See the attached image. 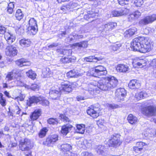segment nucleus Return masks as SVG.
Here are the masks:
<instances>
[{
    "mask_svg": "<svg viewBox=\"0 0 156 156\" xmlns=\"http://www.w3.org/2000/svg\"><path fill=\"white\" fill-rule=\"evenodd\" d=\"M118 81L113 76L107 77L105 80L98 82L93 81L88 84L82 85L83 90H85L84 93L88 95L96 94L100 92V90H109L115 87Z\"/></svg>",
    "mask_w": 156,
    "mask_h": 156,
    "instance_id": "nucleus-1",
    "label": "nucleus"
},
{
    "mask_svg": "<svg viewBox=\"0 0 156 156\" xmlns=\"http://www.w3.org/2000/svg\"><path fill=\"white\" fill-rule=\"evenodd\" d=\"M107 73L105 67L102 66H98L90 69L87 72V75L88 76L99 77L105 75Z\"/></svg>",
    "mask_w": 156,
    "mask_h": 156,
    "instance_id": "nucleus-2",
    "label": "nucleus"
},
{
    "mask_svg": "<svg viewBox=\"0 0 156 156\" xmlns=\"http://www.w3.org/2000/svg\"><path fill=\"white\" fill-rule=\"evenodd\" d=\"M144 40L141 45L140 52L145 53L150 51L152 48V45L150 43V41L147 37H144Z\"/></svg>",
    "mask_w": 156,
    "mask_h": 156,
    "instance_id": "nucleus-3",
    "label": "nucleus"
},
{
    "mask_svg": "<svg viewBox=\"0 0 156 156\" xmlns=\"http://www.w3.org/2000/svg\"><path fill=\"white\" fill-rule=\"evenodd\" d=\"M144 37H140L133 39L131 43V47L133 51L140 52L142 41L144 40Z\"/></svg>",
    "mask_w": 156,
    "mask_h": 156,
    "instance_id": "nucleus-4",
    "label": "nucleus"
},
{
    "mask_svg": "<svg viewBox=\"0 0 156 156\" xmlns=\"http://www.w3.org/2000/svg\"><path fill=\"white\" fill-rule=\"evenodd\" d=\"M29 26L28 27V33L33 35L36 34L37 31V22L33 18H31L29 21Z\"/></svg>",
    "mask_w": 156,
    "mask_h": 156,
    "instance_id": "nucleus-5",
    "label": "nucleus"
},
{
    "mask_svg": "<svg viewBox=\"0 0 156 156\" xmlns=\"http://www.w3.org/2000/svg\"><path fill=\"white\" fill-rule=\"evenodd\" d=\"M33 147V145L29 140L25 139L24 140H21L20 142L19 147L22 151H29Z\"/></svg>",
    "mask_w": 156,
    "mask_h": 156,
    "instance_id": "nucleus-6",
    "label": "nucleus"
},
{
    "mask_svg": "<svg viewBox=\"0 0 156 156\" xmlns=\"http://www.w3.org/2000/svg\"><path fill=\"white\" fill-rule=\"evenodd\" d=\"M20 74L19 73H16L13 71L9 72L8 73L7 75L5 77V80L8 81H11L13 80L14 78L16 79L17 80L16 81V83L18 86H22L23 85L22 83L20 81V80L18 79V77H19Z\"/></svg>",
    "mask_w": 156,
    "mask_h": 156,
    "instance_id": "nucleus-7",
    "label": "nucleus"
},
{
    "mask_svg": "<svg viewBox=\"0 0 156 156\" xmlns=\"http://www.w3.org/2000/svg\"><path fill=\"white\" fill-rule=\"evenodd\" d=\"M143 113L145 115L151 116L156 115V106H149L144 108Z\"/></svg>",
    "mask_w": 156,
    "mask_h": 156,
    "instance_id": "nucleus-8",
    "label": "nucleus"
},
{
    "mask_svg": "<svg viewBox=\"0 0 156 156\" xmlns=\"http://www.w3.org/2000/svg\"><path fill=\"white\" fill-rule=\"evenodd\" d=\"M58 136L56 134L51 135L48 136L46 141L43 142V144L48 146H52L58 140Z\"/></svg>",
    "mask_w": 156,
    "mask_h": 156,
    "instance_id": "nucleus-9",
    "label": "nucleus"
},
{
    "mask_svg": "<svg viewBox=\"0 0 156 156\" xmlns=\"http://www.w3.org/2000/svg\"><path fill=\"white\" fill-rule=\"evenodd\" d=\"M156 20V14H153L151 16H147L139 22V24L141 25H146L152 23Z\"/></svg>",
    "mask_w": 156,
    "mask_h": 156,
    "instance_id": "nucleus-10",
    "label": "nucleus"
},
{
    "mask_svg": "<svg viewBox=\"0 0 156 156\" xmlns=\"http://www.w3.org/2000/svg\"><path fill=\"white\" fill-rule=\"evenodd\" d=\"M99 108L94 106H91L88 108L87 113L94 118H96L99 116Z\"/></svg>",
    "mask_w": 156,
    "mask_h": 156,
    "instance_id": "nucleus-11",
    "label": "nucleus"
},
{
    "mask_svg": "<svg viewBox=\"0 0 156 156\" xmlns=\"http://www.w3.org/2000/svg\"><path fill=\"white\" fill-rule=\"evenodd\" d=\"M61 87H59V90L61 92H66L68 93L71 91L70 87V83L67 81H64L61 83Z\"/></svg>",
    "mask_w": 156,
    "mask_h": 156,
    "instance_id": "nucleus-12",
    "label": "nucleus"
},
{
    "mask_svg": "<svg viewBox=\"0 0 156 156\" xmlns=\"http://www.w3.org/2000/svg\"><path fill=\"white\" fill-rule=\"evenodd\" d=\"M126 94V90L124 88L117 89L115 92V95L118 100L123 101Z\"/></svg>",
    "mask_w": 156,
    "mask_h": 156,
    "instance_id": "nucleus-13",
    "label": "nucleus"
},
{
    "mask_svg": "<svg viewBox=\"0 0 156 156\" xmlns=\"http://www.w3.org/2000/svg\"><path fill=\"white\" fill-rule=\"evenodd\" d=\"M129 10L126 8H124L119 10H114L112 12V15L113 16L118 17L129 13Z\"/></svg>",
    "mask_w": 156,
    "mask_h": 156,
    "instance_id": "nucleus-14",
    "label": "nucleus"
},
{
    "mask_svg": "<svg viewBox=\"0 0 156 156\" xmlns=\"http://www.w3.org/2000/svg\"><path fill=\"white\" fill-rule=\"evenodd\" d=\"M17 51L16 48L12 45L7 46L5 49V53L8 56H15L17 55Z\"/></svg>",
    "mask_w": 156,
    "mask_h": 156,
    "instance_id": "nucleus-15",
    "label": "nucleus"
},
{
    "mask_svg": "<svg viewBox=\"0 0 156 156\" xmlns=\"http://www.w3.org/2000/svg\"><path fill=\"white\" fill-rule=\"evenodd\" d=\"M120 135L118 134H114L112 135L109 140L110 144L112 145L115 146L120 143Z\"/></svg>",
    "mask_w": 156,
    "mask_h": 156,
    "instance_id": "nucleus-16",
    "label": "nucleus"
},
{
    "mask_svg": "<svg viewBox=\"0 0 156 156\" xmlns=\"http://www.w3.org/2000/svg\"><path fill=\"white\" fill-rule=\"evenodd\" d=\"M41 96H33L30 97L29 98V101H27V104L29 106H30L33 103L38 104H39L41 99Z\"/></svg>",
    "mask_w": 156,
    "mask_h": 156,
    "instance_id": "nucleus-17",
    "label": "nucleus"
},
{
    "mask_svg": "<svg viewBox=\"0 0 156 156\" xmlns=\"http://www.w3.org/2000/svg\"><path fill=\"white\" fill-rule=\"evenodd\" d=\"M117 26V23L115 22H110L102 25V28L104 31L108 32L111 31L114 27Z\"/></svg>",
    "mask_w": 156,
    "mask_h": 156,
    "instance_id": "nucleus-18",
    "label": "nucleus"
},
{
    "mask_svg": "<svg viewBox=\"0 0 156 156\" xmlns=\"http://www.w3.org/2000/svg\"><path fill=\"white\" fill-rule=\"evenodd\" d=\"M4 37L7 43L9 44L14 42L16 39L15 36L9 32L5 33L4 35Z\"/></svg>",
    "mask_w": 156,
    "mask_h": 156,
    "instance_id": "nucleus-19",
    "label": "nucleus"
},
{
    "mask_svg": "<svg viewBox=\"0 0 156 156\" xmlns=\"http://www.w3.org/2000/svg\"><path fill=\"white\" fill-rule=\"evenodd\" d=\"M141 86L139 81L136 80L134 79L131 80L128 84L129 88L132 89H136L140 87Z\"/></svg>",
    "mask_w": 156,
    "mask_h": 156,
    "instance_id": "nucleus-20",
    "label": "nucleus"
},
{
    "mask_svg": "<svg viewBox=\"0 0 156 156\" xmlns=\"http://www.w3.org/2000/svg\"><path fill=\"white\" fill-rule=\"evenodd\" d=\"M16 63L18 66L20 67L29 66L30 65V63L29 61L24 58H21L16 61Z\"/></svg>",
    "mask_w": 156,
    "mask_h": 156,
    "instance_id": "nucleus-21",
    "label": "nucleus"
},
{
    "mask_svg": "<svg viewBox=\"0 0 156 156\" xmlns=\"http://www.w3.org/2000/svg\"><path fill=\"white\" fill-rule=\"evenodd\" d=\"M73 126L71 125L67 124L62 127L61 133L63 135L66 136L71 130Z\"/></svg>",
    "mask_w": 156,
    "mask_h": 156,
    "instance_id": "nucleus-22",
    "label": "nucleus"
},
{
    "mask_svg": "<svg viewBox=\"0 0 156 156\" xmlns=\"http://www.w3.org/2000/svg\"><path fill=\"white\" fill-rule=\"evenodd\" d=\"M81 76L79 71L77 69H73L70 70L67 73V76L69 78H76Z\"/></svg>",
    "mask_w": 156,
    "mask_h": 156,
    "instance_id": "nucleus-23",
    "label": "nucleus"
},
{
    "mask_svg": "<svg viewBox=\"0 0 156 156\" xmlns=\"http://www.w3.org/2000/svg\"><path fill=\"white\" fill-rule=\"evenodd\" d=\"M62 92L60 90L59 91L56 90H50L49 91L50 97L53 99H56L59 97Z\"/></svg>",
    "mask_w": 156,
    "mask_h": 156,
    "instance_id": "nucleus-24",
    "label": "nucleus"
},
{
    "mask_svg": "<svg viewBox=\"0 0 156 156\" xmlns=\"http://www.w3.org/2000/svg\"><path fill=\"white\" fill-rule=\"evenodd\" d=\"M102 58L101 57H96L94 56H90L85 57L84 58V60L87 62H96L98 61L102 60Z\"/></svg>",
    "mask_w": 156,
    "mask_h": 156,
    "instance_id": "nucleus-25",
    "label": "nucleus"
},
{
    "mask_svg": "<svg viewBox=\"0 0 156 156\" xmlns=\"http://www.w3.org/2000/svg\"><path fill=\"white\" fill-rule=\"evenodd\" d=\"M137 31V29L135 27H132L131 28L126 30L124 33V36L128 37L132 36L135 34L136 32Z\"/></svg>",
    "mask_w": 156,
    "mask_h": 156,
    "instance_id": "nucleus-26",
    "label": "nucleus"
},
{
    "mask_svg": "<svg viewBox=\"0 0 156 156\" xmlns=\"http://www.w3.org/2000/svg\"><path fill=\"white\" fill-rule=\"evenodd\" d=\"M31 41L29 39L23 38L20 41L19 43L21 46L23 47H28L31 44Z\"/></svg>",
    "mask_w": 156,
    "mask_h": 156,
    "instance_id": "nucleus-27",
    "label": "nucleus"
},
{
    "mask_svg": "<svg viewBox=\"0 0 156 156\" xmlns=\"http://www.w3.org/2000/svg\"><path fill=\"white\" fill-rule=\"evenodd\" d=\"M116 70L120 72H125L128 71V66L123 64L119 65L116 68Z\"/></svg>",
    "mask_w": 156,
    "mask_h": 156,
    "instance_id": "nucleus-28",
    "label": "nucleus"
},
{
    "mask_svg": "<svg viewBox=\"0 0 156 156\" xmlns=\"http://www.w3.org/2000/svg\"><path fill=\"white\" fill-rule=\"evenodd\" d=\"M147 96V94L145 91H141L140 92H137L136 94L135 98L137 100H140L143 99Z\"/></svg>",
    "mask_w": 156,
    "mask_h": 156,
    "instance_id": "nucleus-29",
    "label": "nucleus"
},
{
    "mask_svg": "<svg viewBox=\"0 0 156 156\" xmlns=\"http://www.w3.org/2000/svg\"><path fill=\"white\" fill-rule=\"evenodd\" d=\"M136 64L140 67H143L145 66L147 62V60L145 58H138L137 59Z\"/></svg>",
    "mask_w": 156,
    "mask_h": 156,
    "instance_id": "nucleus-30",
    "label": "nucleus"
},
{
    "mask_svg": "<svg viewBox=\"0 0 156 156\" xmlns=\"http://www.w3.org/2000/svg\"><path fill=\"white\" fill-rule=\"evenodd\" d=\"M76 132L77 133L83 134L85 130V126L83 124H78L76 125Z\"/></svg>",
    "mask_w": 156,
    "mask_h": 156,
    "instance_id": "nucleus-31",
    "label": "nucleus"
},
{
    "mask_svg": "<svg viewBox=\"0 0 156 156\" xmlns=\"http://www.w3.org/2000/svg\"><path fill=\"white\" fill-rule=\"evenodd\" d=\"M41 110L38 109L35 110L30 116L32 120H34L37 119L41 115Z\"/></svg>",
    "mask_w": 156,
    "mask_h": 156,
    "instance_id": "nucleus-32",
    "label": "nucleus"
},
{
    "mask_svg": "<svg viewBox=\"0 0 156 156\" xmlns=\"http://www.w3.org/2000/svg\"><path fill=\"white\" fill-rule=\"evenodd\" d=\"M76 59V58L75 57L71 58H68L64 57H62L60 59V61L63 63H69L70 62H73Z\"/></svg>",
    "mask_w": 156,
    "mask_h": 156,
    "instance_id": "nucleus-33",
    "label": "nucleus"
},
{
    "mask_svg": "<svg viewBox=\"0 0 156 156\" xmlns=\"http://www.w3.org/2000/svg\"><path fill=\"white\" fill-rule=\"evenodd\" d=\"M57 51L60 54L67 55H71L72 53V50L71 49H58L57 50Z\"/></svg>",
    "mask_w": 156,
    "mask_h": 156,
    "instance_id": "nucleus-34",
    "label": "nucleus"
},
{
    "mask_svg": "<svg viewBox=\"0 0 156 156\" xmlns=\"http://www.w3.org/2000/svg\"><path fill=\"white\" fill-rule=\"evenodd\" d=\"M127 119L129 122L131 124H134L137 121V118L131 114H129L128 117Z\"/></svg>",
    "mask_w": 156,
    "mask_h": 156,
    "instance_id": "nucleus-35",
    "label": "nucleus"
},
{
    "mask_svg": "<svg viewBox=\"0 0 156 156\" xmlns=\"http://www.w3.org/2000/svg\"><path fill=\"white\" fill-rule=\"evenodd\" d=\"M72 148V146L69 144H62L61 146V149L62 152L70 151Z\"/></svg>",
    "mask_w": 156,
    "mask_h": 156,
    "instance_id": "nucleus-36",
    "label": "nucleus"
},
{
    "mask_svg": "<svg viewBox=\"0 0 156 156\" xmlns=\"http://www.w3.org/2000/svg\"><path fill=\"white\" fill-rule=\"evenodd\" d=\"M95 16V13H94L93 12L89 11L87 14L84 15V18L87 20L92 21V20H90V19L91 18H94Z\"/></svg>",
    "mask_w": 156,
    "mask_h": 156,
    "instance_id": "nucleus-37",
    "label": "nucleus"
},
{
    "mask_svg": "<svg viewBox=\"0 0 156 156\" xmlns=\"http://www.w3.org/2000/svg\"><path fill=\"white\" fill-rule=\"evenodd\" d=\"M26 74L27 76L30 78L32 79L33 80L36 78L37 76L35 72L31 70H29L27 72H26Z\"/></svg>",
    "mask_w": 156,
    "mask_h": 156,
    "instance_id": "nucleus-38",
    "label": "nucleus"
},
{
    "mask_svg": "<svg viewBox=\"0 0 156 156\" xmlns=\"http://www.w3.org/2000/svg\"><path fill=\"white\" fill-rule=\"evenodd\" d=\"M14 8V2H11L8 4L7 9V12L9 14H12L13 11V9Z\"/></svg>",
    "mask_w": 156,
    "mask_h": 156,
    "instance_id": "nucleus-39",
    "label": "nucleus"
},
{
    "mask_svg": "<svg viewBox=\"0 0 156 156\" xmlns=\"http://www.w3.org/2000/svg\"><path fill=\"white\" fill-rule=\"evenodd\" d=\"M23 16L22 12L20 9H18L16 11L15 14V17L17 20H20L23 18Z\"/></svg>",
    "mask_w": 156,
    "mask_h": 156,
    "instance_id": "nucleus-40",
    "label": "nucleus"
},
{
    "mask_svg": "<svg viewBox=\"0 0 156 156\" xmlns=\"http://www.w3.org/2000/svg\"><path fill=\"white\" fill-rule=\"evenodd\" d=\"M73 46L76 47H83V48H87V42L86 41H83L80 43H75L73 44Z\"/></svg>",
    "mask_w": 156,
    "mask_h": 156,
    "instance_id": "nucleus-41",
    "label": "nucleus"
},
{
    "mask_svg": "<svg viewBox=\"0 0 156 156\" xmlns=\"http://www.w3.org/2000/svg\"><path fill=\"white\" fill-rule=\"evenodd\" d=\"M40 101L39 104L44 106H48L49 104V101L46 100L44 97L41 96V99Z\"/></svg>",
    "mask_w": 156,
    "mask_h": 156,
    "instance_id": "nucleus-42",
    "label": "nucleus"
},
{
    "mask_svg": "<svg viewBox=\"0 0 156 156\" xmlns=\"http://www.w3.org/2000/svg\"><path fill=\"white\" fill-rule=\"evenodd\" d=\"M121 46V44L119 42L114 44L110 46V48L113 51H116Z\"/></svg>",
    "mask_w": 156,
    "mask_h": 156,
    "instance_id": "nucleus-43",
    "label": "nucleus"
},
{
    "mask_svg": "<svg viewBox=\"0 0 156 156\" xmlns=\"http://www.w3.org/2000/svg\"><path fill=\"white\" fill-rule=\"evenodd\" d=\"M51 73V71H50L49 68L44 69L43 70L42 74L44 77H47L49 76Z\"/></svg>",
    "mask_w": 156,
    "mask_h": 156,
    "instance_id": "nucleus-44",
    "label": "nucleus"
},
{
    "mask_svg": "<svg viewBox=\"0 0 156 156\" xmlns=\"http://www.w3.org/2000/svg\"><path fill=\"white\" fill-rule=\"evenodd\" d=\"M140 15V12L138 11H136L130 15V17L133 19H137Z\"/></svg>",
    "mask_w": 156,
    "mask_h": 156,
    "instance_id": "nucleus-45",
    "label": "nucleus"
},
{
    "mask_svg": "<svg viewBox=\"0 0 156 156\" xmlns=\"http://www.w3.org/2000/svg\"><path fill=\"white\" fill-rule=\"evenodd\" d=\"M133 4L136 6L140 7L143 4L144 2L143 0H133Z\"/></svg>",
    "mask_w": 156,
    "mask_h": 156,
    "instance_id": "nucleus-46",
    "label": "nucleus"
},
{
    "mask_svg": "<svg viewBox=\"0 0 156 156\" xmlns=\"http://www.w3.org/2000/svg\"><path fill=\"white\" fill-rule=\"evenodd\" d=\"M104 147L102 145H99L97 149V153L99 154L104 155Z\"/></svg>",
    "mask_w": 156,
    "mask_h": 156,
    "instance_id": "nucleus-47",
    "label": "nucleus"
},
{
    "mask_svg": "<svg viewBox=\"0 0 156 156\" xmlns=\"http://www.w3.org/2000/svg\"><path fill=\"white\" fill-rule=\"evenodd\" d=\"M48 122L49 124L54 125L58 124V121L57 119L51 118L48 120Z\"/></svg>",
    "mask_w": 156,
    "mask_h": 156,
    "instance_id": "nucleus-48",
    "label": "nucleus"
},
{
    "mask_svg": "<svg viewBox=\"0 0 156 156\" xmlns=\"http://www.w3.org/2000/svg\"><path fill=\"white\" fill-rule=\"evenodd\" d=\"M150 66L152 67L153 69V72L156 75V59H154L150 62Z\"/></svg>",
    "mask_w": 156,
    "mask_h": 156,
    "instance_id": "nucleus-49",
    "label": "nucleus"
},
{
    "mask_svg": "<svg viewBox=\"0 0 156 156\" xmlns=\"http://www.w3.org/2000/svg\"><path fill=\"white\" fill-rule=\"evenodd\" d=\"M62 156H77V154L72 153L70 151L62 152Z\"/></svg>",
    "mask_w": 156,
    "mask_h": 156,
    "instance_id": "nucleus-50",
    "label": "nucleus"
},
{
    "mask_svg": "<svg viewBox=\"0 0 156 156\" xmlns=\"http://www.w3.org/2000/svg\"><path fill=\"white\" fill-rule=\"evenodd\" d=\"M91 140H84L83 142V144L86 148H89L91 146Z\"/></svg>",
    "mask_w": 156,
    "mask_h": 156,
    "instance_id": "nucleus-51",
    "label": "nucleus"
},
{
    "mask_svg": "<svg viewBox=\"0 0 156 156\" xmlns=\"http://www.w3.org/2000/svg\"><path fill=\"white\" fill-rule=\"evenodd\" d=\"M47 129L46 128H43L40 132L39 134V137L42 138L46 135Z\"/></svg>",
    "mask_w": 156,
    "mask_h": 156,
    "instance_id": "nucleus-52",
    "label": "nucleus"
},
{
    "mask_svg": "<svg viewBox=\"0 0 156 156\" xmlns=\"http://www.w3.org/2000/svg\"><path fill=\"white\" fill-rule=\"evenodd\" d=\"M119 3L120 5L124 6L129 4V0H118Z\"/></svg>",
    "mask_w": 156,
    "mask_h": 156,
    "instance_id": "nucleus-53",
    "label": "nucleus"
},
{
    "mask_svg": "<svg viewBox=\"0 0 156 156\" xmlns=\"http://www.w3.org/2000/svg\"><path fill=\"white\" fill-rule=\"evenodd\" d=\"M68 5H69V9H74L78 6V4L74 2H70Z\"/></svg>",
    "mask_w": 156,
    "mask_h": 156,
    "instance_id": "nucleus-54",
    "label": "nucleus"
},
{
    "mask_svg": "<svg viewBox=\"0 0 156 156\" xmlns=\"http://www.w3.org/2000/svg\"><path fill=\"white\" fill-rule=\"evenodd\" d=\"M59 117L64 122H66L69 121L68 118L64 115H60Z\"/></svg>",
    "mask_w": 156,
    "mask_h": 156,
    "instance_id": "nucleus-55",
    "label": "nucleus"
},
{
    "mask_svg": "<svg viewBox=\"0 0 156 156\" xmlns=\"http://www.w3.org/2000/svg\"><path fill=\"white\" fill-rule=\"evenodd\" d=\"M60 9L64 13L66 12V10H70L69 8V5H63L61 7Z\"/></svg>",
    "mask_w": 156,
    "mask_h": 156,
    "instance_id": "nucleus-56",
    "label": "nucleus"
},
{
    "mask_svg": "<svg viewBox=\"0 0 156 156\" xmlns=\"http://www.w3.org/2000/svg\"><path fill=\"white\" fill-rule=\"evenodd\" d=\"M25 97V94H20L19 97H18L15 98V100L22 101L24 100Z\"/></svg>",
    "mask_w": 156,
    "mask_h": 156,
    "instance_id": "nucleus-57",
    "label": "nucleus"
},
{
    "mask_svg": "<svg viewBox=\"0 0 156 156\" xmlns=\"http://www.w3.org/2000/svg\"><path fill=\"white\" fill-rule=\"evenodd\" d=\"M133 150L136 153H140L142 150L141 148H139L136 146L133 147Z\"/></svg>",
    "mask_w": 156,
    "mask_h": 156,
    "instance_id": "nucleus-58",
    "label": "nucleus"
},
{
    "mask_svg": "<svg viewBox=\"0 0 156 156\" xmlns=\"http://www.w3.org/2000/svg\"><path fill=\"white\" fill-rule=\"evenodd\" d=\"M58 45V43H54L48 46L49 48L53 49L55 47H56Z\"/></svg>",
    "mask_w": 156,
    "mask_h": 156,
    "instance_id": "nucleus-59",
    "label": "nucleus"
},
{
    "mask_svg": "<svg viewBox=\"0 0 156 156\" xmlns=\"http://www.w3.org/2000/svg\"><path fill=\"white\" fill-rule=\"evenodd\" d=\"M145 145V143L141 142H137L136 144V146L138 147L139 148H141L142 150L143 149V147Z\"/></svg>",
    "mask_w": 156,
    "mask_h": 156,
    "instance_id": "nucleus-60",
    "label": "nucleus"
},
{
    "mask_svg": "<svg viewBox=\"0 0 156 156\" xmlns=\"http://www.w3.org/2000/svg\"><path fill=\"white\" fill-rule=\"evenodd\" d=\"M6 31V28L5 27L2 26H0V34H5Z\"/></svg>",
    "mask_w": 156,
    "mask_h": 156,
    "instance_id": "nucleus-61",
    "label": "nucleus"
},
{
    "mask_svg": "<svg viewBox=\"0 0 156 156\" xmlns=\"http://www.w3.org/2000/svg\"><path fill=\"white\" fill-rule=\"evenodd\" d=\"M0 104L1 105L4 107L6 105V100L5 98L0 100Z\"/></svg>",
    "mask_w": 156,
    "mask_h": 156,
    "instance_id": "nucleus-62",
    "label": "nucleus"
},
{
    "mask_svg": "<svg viewBox=\"0 0 156 156\" xmlns=\"http://www.w3.org/2000/svg\"><path fill=\"white\" fill-rule=\"evenodd\" d=\"M38 87V85L36 84H32L30 87V88L33 90H35Z\"/></svg>",
    "mask_w": 156,
    "mask_h": 156,
    "instance_id": "nucleus-63",
    "label": "nucleus"
},
{
    "mask_svg": "<svg viewBox=\"0 0 156 156\" xmlns=\"http://www.w3.org/2000/svg\"><path fill=\"white\" fill-rule=\"evenodd\" d=\"M82 156H92V154L87 152H83L81 154Z\"/></svg>",
    "mask_w": 156,
    "mask_h": 156,
    "instance_id": "nucleus-64",
    "label": "nucleus"
}]
</instances>
